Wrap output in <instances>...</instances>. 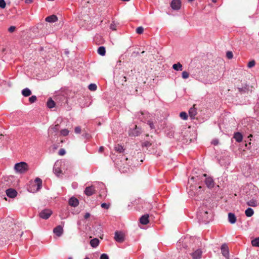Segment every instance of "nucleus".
I'll return each instance as SVG.
<instances>
[{"label": "nucleus", "mask_w": 259, "mask_h": 259, "mask_svg": "<svg viewBox=\"0 0 259 259\" xmlns=\"http://www.w3.org/2000/svg\"><path fill=\"white\" fill-rule=\"evenodd\" d=\"M127 160L128 159L125 156L122 155L121 159H117L114 161L119 171L123 173H126L130 171V166L127 162Z\"/></svg>", "instance_id": "f257e3e1"}, {"label": "nucleus", "mask_w": 259, "mask_h": 259, "mask_svg": "<svg viewBox=\"0 0 259 259\" xmlns=\"http://www.w3.org/2000/svg\"><path fill=\"white\" fill-rule=\"evenodd\" d=\"M29 169V166L27 163L25 162H20L15 164L14 169L17 174H24Z\"/></svg>", "instance_id": "f03ea898"}, {"label": "nucleus", "mask_w": 259, "mask_h": 259, "mask_svg": "<svg viewBox=\"0 0 259 259\" xmlns=\"http://www.w3.org/2000/svg\"><path fill=\"white\" fill-rule=\"evenodd\" d=\"M202 187L199 186L197 188L192 185L190 186L189 190L188 191V194L190 196L193 197L195 196H198L200 194L202 191L201 190Z\"/></svg>", "instance_id": "7ed1b4c3"}, {"label": "nucleus", "mask_w": 259, "mask_h": 259, "mask_svg": "<svg viewBox=\"0 0 259 259\" xmlns=\"http://www.w3.org/2000/svg\"><path fill=\"white\" fill-rule=\"evenodd\" d=\"M207 214V211L205 210L201 211V210H199V212H198L197 214V218L199 221L205 224H207L209 222L208 218L206 216Z\"/></svg>", "instance_id": "20e7f679"}, {"label": "nucleus", "mask_w": 259, "mask_h": 259, "mask_svg": "<svg viewBox=\"0 0 259 259\" xmlns=\"http://www.w3.org/2000/svg\"><path fill=\"white\" fill-rule=\"evenodd\" d=\"M62 163L63 162L61 161H57L55 163L53 170L54 174L58 177L62 173L60 167L62 165Z\"/></svg>", "instance_id": "39448f33"}, {"label": "nucleus", "mask_w": 259, "mask_h": 259, "mask_svg": "<svg viewBox=\"0 0 259 259\" xmlns=\"http://www.w3.org/2000/svg\"><path fill=\"white\" fill-rule=\"evenodd\" d=\"M203 176L205 177V184L206 186L209 189L213 188L214 186V182L213 179L210 177H207L206 174H203Z\"/></svg>", "instance_id": "423d86ee"}, {"label": "nucleus", "mask_w": 259, "mask_h": 259, "mask_svg": "<svg viewBox=\"0 0 259 259\" xmlns=\"http://www.w3.org/2000/svg\"><path fill=\"white\" fill-rule=\"evenodd\" d=\"M52 214V211L49 209H45L39 213V217L43 219H48Z\"/></svg>", "instance_id": "0eeeda50"}, {"label": "nucleus", "mask_w": 259, "mask_h": 259, "mask_svg": "<svg viewBox=\"0 0 259 259\" xmlns=\"http://www.w3.org/2000/svg\"><path fill=\"white\" fill-rule=\"evenodd\" d=\"M222 255L227 259L229 258V248L227 244H223L221 247Z\"/></svg>", "instance_id": "6e6552de"}, {"label": "nucleus", "mask_w": 259, "mask_h": 259, "mask_svg": "<svg viewBox=\"0 0 259 259\" xmlns=\"http://www.w3.org/2000/svg\"><path fill=\"white\" fill-rule=\"evenodd\" d=\"M202 255V251L201 249H197L191 253L193 259H201Z\"/></svg>", "instance_id": "1a4fd4ad"}, {"label": "nucleus", "mask_w": 259, "mask_h": 259, "mask_svg": "<svg viewBox=\"0 0 259 259\" xmlns=\"http://www.w3.org/2000/svg\"><path fill=\"white\" fill-rule=\"evenodd\" d=\"M114 239L117 242L121 243L124 240V235L121 232L116 231L115 233Z\"/></svg>", "instance_id": "9d476101"}, {"label": "nucleus", "mask_w": 259, "mask_h": 259, "mask_svg": "<svg viewBox=\"0 0 259 259\" xmlns=\"http://www.w3.org/2000/svg\"><path fill=\"white\" fill-rule=\"evenodd\" d=\"M141 129L138 127L137 125H135L134 128L130 129L129 131V134L132 136H138L141 133Z\"/></svg>", "instance_id": "9b49d317"}, {"label": "nucleus", "mask_w": 259, "mask_h": 259, "mask_svg": "<svg viewBox=\"0 0 259 259\" xmlns=\"http://www.w3.org/2000/svg\"><path fill=\"white\" fill-rule=\"evenodd\" d=\"M181 3L180 0H172L170 4V6L173 10H178L180 9Z\"/></svg>", "instance_id": "f8f14e48"}, {"label": "nucleus", "mask_w": 259, "mask_h": 259, "mask_svg": "<svg viewBox=\"0 0 259 259\" xmlns=\"http://www.w3.org/2000/svg\"><path fill=\"white\" fill-rule=\"evenodd\" d=\"M6 193L8 197L12 198H15L17 194V192L12 188L7 189Z\"/></svg>", "instance_id": "ddd939ff"}, {"label": "nucleus", "mask_w": 259, "mask_h": 259, "mask_svg": "<svg viewBox=\"0 0 259 259\" xmlns=\"http://www.w3.org/2000/svg\"><path fill=\"white\" fill-rule=\"evenodd\" d=\"M247 204L251 207H256L259 206V197L257 199H251L247 202Z\"/></svg>", "instance_id": "4468645a"}, {"label": "nucleus", "mask_w": 259, "mask_h": 259, "mask_svg": "<svg viewBox=\"0 0 259 259\" xmlns=\"http://www.w3.org/2000/svg\"><path fill=\"white\" fill-rule=\"evenodd\" d=\"M84 192L86 195L88 196H91L95 192V188L93 186L87 187L85 189Z\"/></svg>", "instance_id": "2eb2a0df"}, {"label": "nucleus", "mask_w": 259, "mask_h": 259, "mask_svg": "<svg viewBox=\"0 0 259 259\" xmlns=\"http://www.w3.org/2000/svg\"><path fill=\"white\" fill-rule=\"evenodd\" d=\"M53 232L57 236L60 237L63 233V229L61 226H58L54 229Z\"/></svg>", "instance_id": "dca6fc26"}, {"label": "nucleus", "mask_w": 259, "mask_h": 259, "mask_svg": "<svg viewBox=\"0 0 259 259\" xmlns=\"http://www.w3.org/2000/svg\"><path fill=\"white\" fill-rule=\"evenodd\" d=\"M68 203L70 206L73 207H76L79 204L78 199L74 197H72L69 199Z\"/></svg>", "instance_id": "f3484780"}, {"label": "nucleus", "mask_w": 259, "mask_h": 259, "mask_svg": "<svg viewBox=\"0 0 259 259\" xmlns=\"http://www.w3.org/2000/svg\"><path fill=\"white\" fill-rule=\"evenodd\" d=\"M140 222L143 225H147L149 223V215L144 214L140 219Z\"/></svg>", "instance_id": "a211bd4d"}, {"label": "nucleus", "mask_w": 259, "mask_h": 259, "mask_svg": "<svg viewBox=\"0 0 259 259\" xmlns=\"http://www.w3.org/2000/svg\"><path fill=\"white\" fill-rule=\"evenodd\" d=\"M233 138L236 142L240 143L242 141L243 137L240 133L236 132L234 133Z\"/></svg>", "instance_id": "6ab92c4d"}, {"label": "nucleus", "mask_w": 259, "mask_h": 259, "mask_svg": "<svg viewBox=\"0 0 259 259\" xmlns=\"http://www.w3.org/2000/svg\"><path fill=\"white\" fill-rule=\"evenodd\" d=\"M228 221L232 224L235 223L236 222V217L234 213L231 212L228 213Z\"/></svg>", "instance_id": "aec40b11"}, {"label": "nucleus", "mask_w": 259, "mask_h": 259, "mask_svg": "<svg viewBox=\"0 0 259 259\" xmlns=\"http://www.w3.org/2000/svg\"><path fill=\"white\" fill-rule=\"evenodd\" d=\"M58 20L57 17L56 15H53L47 17L46 18V21L50 23H53L57 21Z\"/></svg>", "instance_id": "412c9836"}, {"label": "nucleus", "mask_w": 259, "mask_h": 259, "mask_svg": "<svg viewBox=\"0 0 259 259\" xmlns=\"http://www.w3.org/2000/svg\"><path fill=\"white\" fill-rule=\"evenodd\" d=\"M59 130L58 125H55L54 126L50 127L48 130L49 135H52L54 133H57Z\"/></svg>", "instance_id": "4be33fe9"}, {"label": "nucleus", "mask_w": 259, "mask_h": 259, "mask_svg": "<svg viewBox=\"0 0 259 259\" xmlns=\"http://www.w3.org/2000/svg\"><path fill=\"white\" fill-rule=\"evenodd\" d=\"M99 240L97 238H94L90 241V244L92 247L95 248L97 247L99 244Z\"/></svg>", "instance_id": "5701e85b"}, {"label": "nucleus", "mask_w": 259, "mask_h": 259, "mask_svg": "<svg viewBox=\"0 0 259 259\" xmlns=\"http://www.w3.org/2000/svg\"><path fill=\"white\" fill-rule=\"evenodd\" d=\"M172 68L176 71H182L183 70V66L180 63H178L173 64Z\"/></svg>", "instance_id": "b1692460"}, {"label": "nucleus", "mask_w": 259, "mask_h": 259, "mask_svg": "<svg viewBox=\"0 0 259 259\" xmlns=\"http://www.w3.org/2000/svg\"><path fill=\"white\" fill-rule=\"evenodd\" d=\"M22 94L24 97H28L31 94V91L28 88H25L22 91Z\"/></svg>", "instance_id": "393cba45"}, {"label": "nucleus", "mask_w": 259, "mask_h": 259, "mask_svg": "<svg viewBox=\"0 0 259 259\" xmlns=\"http://www.w3.org/2000/svg\"><path fill=\"white\" fill-rule=\"evenodd\" d=\"M253 213H254V211L250 207L247 208L245 211V214L246 216H247V217H251L253 214Z\"/></svg>", "instance_id": "a878e982"}, {"label": "nucleus", "mask_w": 259, "mask_h": 259, "mask_svg": "<svg viewBox=\"0 0 259 259\" xmlns=\"http://www.w3.org/2000/svg\"><path fill=\"white\" fill-rule=\"evenodd\" d=\"M35 182L37 185L36 191H38L41 187L42 181L40 179L36 178L35 180Z\"/></svg>", "instance_id": "bb28decb"}, {"label": "nucleus", "mask_w": 259, "mask_h": 259, "mask_svg": "<svg viewBox=\"0 0 259 259\" xmlns=\"http://www.w3.org/2000/svg\"><path fill=\"white\" fill-rule=\"evenodd\" d=\"M97 52L99 55L104 56L106 54L105 48L103 46L100 47L98 48Z\"/></svg>", "instance_id": "cd10ccee"}, {"label": "nucleus", "mask_w": 259, "mask_h": 259, "mask_svg": "<svg viewBox=\"0 0 259 259\" xmlns=\"http://www.w3.org/2000/svg\"><path fill=\"white\" fill-rule=\"evenodd\" d=\"M47 105L48 108H52L55 106V103L51 98H50L47 101Z\"/></svg>", "instance_id": "c85d7f7f"}, {"label": "nucleus", "mask_w": 259, "mask_h": 259, "mask_svg": "<svg viewBox=\"0 0 259 259\" xmlns=\"http://www.w3.org/2000/svg\"><path fill=\"white\" fill-rule=\"evenodd\" d=\"M196 110L194 108H191L189 111V114L191 118H194L196 115Z\"/></svg>", "instance_id": "c756f323"}, {"label": "nucleus", "mask_w": 259, "mask_h": 259, "mask_svg": "<svg viewBox=\"0 0 259 259\" xmlns=\"http://www.w3.org/2000/svg\"><path fill=\"white\" fill-rule=\"evenodd\" d=\"M115 150L118 152L120 154H121L122 152H123V147L121 145H116L115 146Z\"/></svg>", "instance_id": "7c9ffc66"}, {"label": "nucleus", "mask_w": 259, "mask_h": 259, "mask_svg": "<svg viewBox=\"0 0 259 259\" xmlns=\"http://www.w3.org/2000/svg\"><path fill=\"white\" fill-rule=\"evenodd\" d=\"M251 244L253 246L259 247V237L252 240Z\"/></svg>", "instance_id": "2f4dec72"}, {"label": "nucleus", "mask_w": 259, "mask_h": 259, "mask_svg": "<svg viewBox=\"0 0 259 259\" xmlns=\"http://www.w3.org/2000/svg\"><path fill=\"white\" fill-rule=\"evenodd\" d=\"M146 113H144L143 112H140L137 113V116L138 118L141 121H144V115H146Z\"/></svg>", "instance_id": "473e14b6"}, {"label": "nucleus", "mask_w": 259, "mask_h": 259, "mask_svg": "<svg viewBox=\"0 0 259 259\" xmlns=\"http://www.w3.org/2000/svg\"><path fill=\"white\" fill-rule=\"evenodd\" d=\"M88 88L90 91H96L97 88L96 84L94 83H91L90 84H89Z\"/></svg>", "instance_id": "72a5a7b5"}, {"label": "nucleus", "mask_w": 259, "mask_h": 259, "mask_svg": "<svg viewBox=\"0 0 259 259\" xmlns=\"http://www.w3.org/2000/svg\"><path fill=\"white\" fill-rule=\"evenodd\" d=\"M180 117L183 120H187L188 118L187 114L185 112H182L180 114Z\"/></svg>", "instance_id": "f704fd0d"}, {"label": "nucleus", "mask_w": 259, "mask_h": 259, "mask_svg": "<svg viewBox=\"0 0 259 259\" xmlns=\"http://www.w3.org/2000/svg\"><path fill=\"white\" fill-rule=\"evenodd\" d=\"M182 76L183 78L187 79L189 76V73L188 72L184 71L182 73Z\"/></svg>", "instance_id": "c9c22d12"}, {"label": "nucleus", "mask_w": 259, "mask_h": 259, "mask_svg": "<svg viewBox=\"0 0 259 259\" xmlns=\"http://www.w3.org/2000/svg\"><path fill=\"white\" fill-rule=\"evenodd\" d=\"M143 31H144V28L142 26L138 27L136 29V32L138 34H142V33H143Z\"/></svg>", "instance_id": "e433bc0d"}, {"label": "nucleus", "mask_w": 259, "mask_h": 259, "mask_svg": "<svg viewBox=\"0 0 259 259\" xmlns=\"http://www.w3.org/2000/svg\"><path fill=\"white\" fill-rule=\"evenodd\" d=\"M6 7V3L5 0H0V8L5 9Z\"/></svg>", "instance_id": "4c0bfd02"}, {"label": "nucleus", "mask_w": 259, "mask_h": 259, "mask_svg": "<svg viewBox=\"0 0 259 259\" xmlns=\"http://www.w3.org/2000/svg\"><path fill=\"white\" fill-rule=\"evenodd\" d=\"M37 100L36 97L35 96H32L29 98V101L30 103H34Z\"/></svg>", "instance_id": "58836bf2"}, {"label": "nucleus", "mask_w": 259, "mask_h": 259, "mask_svg": "<svg viewBox=\"0 0 259 259\" xmlns=\"http://www.w3.org/2000/svg\"><path fill=\"white\" fill-rule=\"evenodd\" d=\"M69 133V131L67 129H63L61 131V134L64 136H67Z\"/></svg>", "instance_id": "ea45409f"}, {"label": "nucleus", "mask_w": 259, "mask_h": 259, "mask_svg": "<svg viewBox=\"0 0 259 259\" xmlns=\"http://www.w3.org/2000/svg\"><path fill=\"white\" fill-rule=\"evenodd\" d=\"M255 62L254 60L250 61L248 62L247 64V67L248 68H251L255 65Z\"/></svg>", "instance_id": "a19ab883"}, {"label": "nucleus", "mask_w": 259, "mask_h": 259, "mask_svg": "<svg viewBox=\"0 0 259 259\" xmlns=\"http://www.w3.org/2000/svg\"><path fill=\"white\" fill-rule=\"evenodd\" d=\"M226 56L228 59H232L233 56L232 52L230 51H228L226 53Z\"/></svg>", "instance_id": "79ce46f5"}, {"label": "nucleus", "mask_w": 259, "mask_h": 259, "mask_svg": "<svg viewBox=\"0 0 259 259\" xmlns=\"http://www.w3.org/2000/svg\"><path fill=\"white\" fill-rule=\"evenodd\" d=\"M100 259H109V256L107 254L103 253L101 255Z\"/></svg>", "instance_id": "37998d69"}, {"label": "nucleus", "mask_w": 259, "mask_h": 259, "mask_svg": "<svg viewBox=\"0 0 259 259\" xmlns=\"http://www.w3.org/2000/svg\"><path fill=\"white\" fill-rule=\"evenodd\" d=\"M101 207L103 208L108 209L109 207V204L106 203H103L101 204Z\"/></svg>", "instance_id": "c03bdc74"}, {"label": "nucleus", "mask_w": 259, "mask_h": 259, "mask_svg": "<svg viewBox=\"0 0 259 259\" xmlns=\"http://www.w3.org/2000/svg\"><path fill=\"white\" fill-rule=\"evenodd\" d=\"M198 176H197L196 177L195 176H192L191 179L190 180H189V183H190V181H192L193 182H194V181H197V178H198Z\"/></svg>", "instance_id": "a18cd8bd"}, {"label": "nucleus", "mask_w": 259, "mask_h": 259, "mask_svg": "<svg viewBox=\"0 0 259 259\" xmlns=\"http://www.w3.org/2000/svg\"><path fill=\"white\" fill-rule=\"evenodd\" d=\"M74 131L76 134H80L81 132V128L79 126L76 127L75 128Z\"/></svg>", "instance_id": "49530a36"}, {"label": "nucleus", "mask_w": 259, "mask_h": 259, "mask_svg": "<svg viewBox=\"0 0 259 259\" xmlns=\"http://www.w3.org/2000/svg\"><path fill=\"white\" fill-rule=\"evenodd\" d=\"M151 145V144L149 142H145L142 144V146L146 147H149Z\"/></svg>", "instance_id": "de8ad7c7"}, {"label": "nucleus", "mask_w": 259, "mask_h": 259, "mask_svg": "<svg viewBox=\"0 0 259 259\" xmlns=\"http://www.w3.org/2000/svg\"><path fill=\"white\" fill-rule=\"evenodd\" d=\"M59 154L60 155H64L65 154V150L64 149H61L59 151Z\"/></svg>", "instance_id": "09e8293b"}, {"label": "nucleus", "mask_w": 259, "mask_h": 259, "mask_svg": "<svg viewBox=\"0 0 259 259\" xmlns=\"http://www.w3.org/2000/svg\"><path fill=\"white\" fill-rule=\"evenodd\" d=\"M147 123L149 124V126H150L151 129H154L155 128L154 124H153V122H151L150 121H148V123Z\"/></svg>", "instance_id": "8fccbe9b"}, {"label": "nucleus", "mask_w": 259, "mask_h": 259, "mask_svg": "<svg viewBox=\"0 0 259 259\" xmlns=\"http://www.w3.org/2000/svg\"><path fill=\"white\" fill-rule=\"evenodd\" d=\"M16 29V27L15 26H12L9 27L8 30L10 32H14Z\"/></svg>", "instance_id": "3c124183"}, {"label": "nucleus", "mask_w": 259, "mask_h": 259, "mask_svg": "<svg viewBox=\"0 0 259 259\" xmlns=\"http://www.w3.org/2000/svg\"><path fill=\"white\" fill-rule=\"evenodd\" d=\"M211 143L214 145H217L219 144V140L218 139H214L212 141Z\"/></svg>", "instance_id": "603ef678"}, {"label": "nucleus", "mask_w": 259, "mask_h": 259, "mask_svg": "<svg viewBox=\"0 0 259 259\" xmlns=\"http://www.w3.org/2000/svg\"><path fill=\"white\" fill-rule=\"evenodd\" d=\"M110 27V29H111L113 30H116V27L114 24H111Z\"/></svg>", "instance_id": "864d4df0"}, {"label": "nucleus", "mask_w": 259, "mask_h": 259, "mask_svg": "<svg viewBox=\"0 0 259 259\" xmlns=\"http://www.w3.org/2000/svg\"><path fill=\"white\" fill-rule=\"evenodd\" d=\"M90 215H91V214H90V213H89V212H87V213L84 214V218L85 219H88V218L90 217Z\"/></svg>", "instance_id": "5fc2aeb1"}, {"label": "nucleus", "mask_w": 259, "mask_h": 259, "mask_svg": "<svg viewBox=\"0 0 259 259\" xmlns=\"http://www.w3.org/2000/svg\"><path fill=\"white\" fill-rule=\"evenodd\" d=\"M33 2V0H25V3L27 4H31Z\"/></svg>", "instance_id": "6e6d98bb"}, {"label": "nucleus", "mask_w": 259, "mask_h": 259, "mask_svg": "<svg viewBox=\"0 0 259 259\" xmlns=\"http://www.w3.org/2000/svg\"><path fill=\"white\" fill-rule=\"evenodd\" d=\"M103 149H104V147L101 146V147H100V148L99 149V151L100 152H102L103 151Z\"/></svg>", "instance_id": "4d7b16f0"}, {"label": "nucleus", "mask_w": 259, "mask_h": 259, "mask_svg": "<svg viewBox=\"0 0 259 259\" xmlns=\"http://www.w3.org/2000/svg\"><path fill=\"white\" fill-rule=\"evenodd\" d=\"M3 187H4V185H3V184H0V189H1V188H3Z\"/></svg>", "instance_id": "13d9d810"}, {"label": "nucleus", "mask_w": 259, "mask_h": 259, "mask_svg": "<svg viewBox=\"0 0 259 259\" xmlns=\"http://www.w3.org/2000/svg\"><path fill=\"white\" fill-rule=\"evenodd\" d=\"M122 1H124V2H128L130 1V0H121Z\"/></svg>", "instance_id": "bf43d9fd"}, {"label": "nucleus", "mask_w": 259, "mask_h": 259, "mask_svg": "<svg viewBox=\"0 0 259 259\" xmlns=\"http://www.w3.org/2000/svg\"><path fill=\"white\" fill-rule=\"evenodd\" d=\"M84 259H90V258L88 257H86Z\"/></svg>", "instance_id": "052dcab7"}, {"label": "nucleus", "mask_w": 259, "mask_h": 259, "mask_svg": "<svg viewBox=\"0 0 259 259\" xmlns=\"http://www.w3.org/2000/svg\"><path fill=\"white\" fill-rule=\"evenodd\" d=\"M212 2H214V3H215L216 2V0H212Z\"/></svg>", "instance_id": "680f3d73"}, {"label": "nucleus", "mask_w": 259, "mask_h": 259, "mask_svg": "<svg viewBox=\"0 0 259 259\" xmlns=\"http://www.w3.org/2000/svg\"><path fill=\"white\" fill-rule=\"evenodd\" d=\"M68 259H72V258L71 257H69Z\"/></svg>", "instance_id": "e2e57ef3"}, {"label": "nucleus", "mask_w": 259, "mask_h": 259, "mask_svg": "<svg viewBox=\"0 0 259 259\" xmlns=\"http://www.w3.org/2000/svg\"><path fill=\"white\" fill-rule=\"evenodd\" d=\"M190 2H192L193 0H188Z\"/></svg>", "instance_id": "0e129e2a"}]
</instances>
